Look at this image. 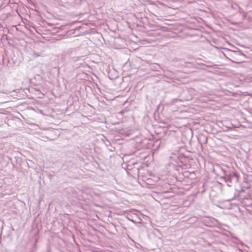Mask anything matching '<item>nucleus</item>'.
Listing matches in <instances>:
<instances>
[{"instance_id": "nucleus-1", "label": "nucleus", "mask_w": 252, "mask_h": 252, "mask_svg": "<svg viewBox=\"0 0 252 252\" xmlns=\"http://www.w3.org/2000/svg\"><path fill=\"white\" fill-rule=\"evenodd\" d=\"M124 162L122 163V166L123 168L127 169V170H131L133 169L134 166L136 163L135 161L130 160H124V158H122Z\"/></svg>"}, {"instance_id": "nucleus-2", "label": "nucleus", "mask_w": 252, "mask_h": 252, "mask_svg": "<svg viewBox=\"0 0 252 252\" xmlns=\"http://www.w3.org/2000/svg\"><path fill=\"white\" fill-rule=\"evenodd\" d=\"M221 171L224 173V175L222 176L221 178L224 180L225 182L229 183L233 182L230 172L225 173L224 170H221Z\"/></svg>"}, {"instance_id": "nucleus-3", "label": "nucleus", "mask_w": 252, "mask_h": 252, "mask_svg": "<svg viewBox=\"0 0 252 252\" xmlns=\"http://www.w3.org/2000/svg\"><path fill=\"white\" fill-rule=\"evenodd\" d=\"M233 182H237L239 180V176L237 173L233 172H230Z\"/></svg>"}, {"instance_id": "nucleus-4", "label": "nucleus", "mask_w": 252, "mask_h": 252, "mask_svg": "<svg viewBox=\"0 0 252 252\" xmlns=\"http://www.w3.org/2000/svg\"><path fill=\"white\" fill-rule=\"evenodd\" d=\"M176 160H175V161L178 164L177 165V166H179V167H183V166H186V164L184 163V161H182V160H181V158H175Z\"/></svg>"}]
</instances>
